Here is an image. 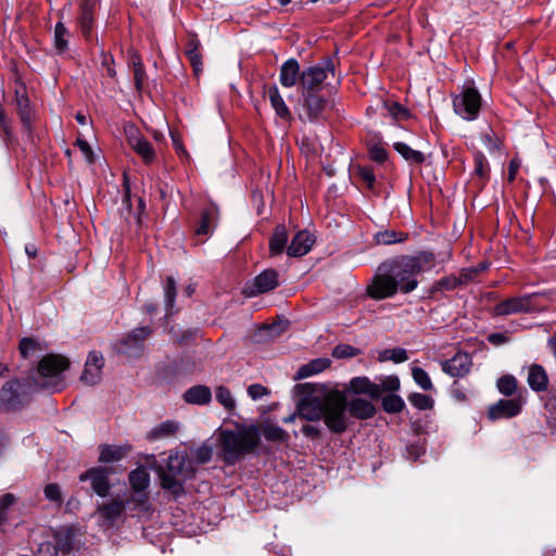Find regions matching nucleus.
Segmentation results:
<instances>
[{"label":"nucleus","mask_w":556,"mask_h":556,"mask_svg":"<svg viewBox=\"0 0 556 556\" xmlns=\"http://www.w3.org/2000/svg\"><path fill=\"white\" fill-rule=\"evenodd\" d=\"M70 362L59 354L43 356L36 369L31 370L24 381L13 379L8 381L0 390V409L14 410L20 408L29 399L34 390L58 392L63 390L65 383L63 372L68 368Z\"/></svg>","instance_id":"1"},{"label":"nucleus","mask_w":556,"mask_h":556,"mask_svg":"<svg viewBox=\"0 0 556 556\" xmlns=\"http://www.w3.org/2000/svg\"><path fill=\"white\" fill-rule=\"evenodd\" d=\"M260 442L258 430L254 427L240 431L225 430L220 433V448L224 460L227 464H235L244 454L250 453Z\"/></svg>","instance_id":"2"},{"label":"nucleus","mask_w":556,"mask_h":556,"mask_svg":"<svg viewBox=\"0 0 556 556\" xmlns=\"http://www.w3.org/2000/svg\"><path fill=\"white\" fill-rule=\"evenodd\" d=\"M195 472L193 460L185 452H173L167 457L166 471L160 468V479L163 489L178 495L182 492V480L191 478Z\"/></svg>","instance_id":"3"},{"label":"nucleus","mask_w":556,"mask_h":556,"mask_svg":"<svg viewBox=\"0 0 556 556\" xmlns=\"http://www.w3.org/2000/svg\"><path fill=\"white\" fill-rule=\"evenodd\" d=\"M413 262L406 255L399 256L381 263L380 269L390 273L400 292L409 293L418 286L417 267Z\"/></svg>","instance_id":"4"},{"label":"nucleus","mask_w":556,"mask_h":556,"mask_svg":"<svg viewBox=\"0 0 556 556\" xmlns=\"http://www.w3.org/2000/svg\"><path fill=\"white\" fill-rule=\"evenodd\" d=\"M323 419L331 432L340 434L346 431L352 422L348 413L346 399L342 393L334 391L326 394Z\"/></svg>","instance_id":"5"},{"label":"nucleus","mask_w":556,"mask_h":556,"mask_svg":"<svg viewBox=\"0 0 556 556\" xmlns=\"http://www.w3.org/2000/svg\"><path fill=\"white\" fill-rule=\"evenodd\" d=\"M334 70L331 59L304 68L300 76L301 93L320 92L328 85L326 81L328 76H334Z\"/></svg>","instance_id":"6"},{"label":"nucleus","mask_w":556,"mask_h":556,"mask_svg":"<svg viewBox=\"0 0 556 556\" xmlns=\"http://www.w3.org/2000/svg\"><path fill=\"white\" fill-rule=\"evenodd\" d=\"M481 94L473 87L464 88L453 98L454 112L465 121H475L478 118L481 109Z\"/></svg>","instance_id":"7"},{"label":"nucleus","mask_w":556,"mask_h":556,"mask_svg":"<svg viewBox=\"0 0 556 556\" xmlns=\"http://www.w3.org/2000/svg\"><path fill=\"white\" fill-rule=\"evenodd\" d=\"M150 477L146 468L139 467L129 473V483L136 494L127 498V505L134 511H148L149 500L143 491L149 486Z\"/></svg>","instance_id":"8"},{"label":"nucleus","mask_w":556,"mask_h":556,"mask_svg":"<svg viewBox=\"0 0 556 556\" xmlns=\"http://www.w3.org/2000/svg\"><path fill=\"white\" fill-rule=\"evenodd\" d=\"M150 327H140L130 331L125 338L121 339L115 349L119 354L127 357H138L144 349V341L151 334Z\"/></svg>","instance_id":"9"},{"label":"nucleus","mask_w":556,"mask_h":556,"mask_svg":"<svg viewBox=\"0 0 556 556\" xmlns=\"http://www.w3.org/2000/svg\"><path fill=\"white\" fill-rule=\"evenodd\" d=\"M399 291L392 276L388 270H381L378 266L377 274L367 287V294L375 300H383L393 296Z\"/></svg>","instance_id":"10"},{"label":"nucleus","mask_w":556,"mask_h":556,"mask_svg":"<svg viewBox=\"0 0 556 556\" xmlns=\"http://www.w3.org/2000/svg\"><path fill=\"white\" fill-rule=\"evenodd\" d=\"M75 532L72 529H61L55 532L53 543L47 542L41 544L39 548L40 554L49 553L53 549V555H67L72 552L74 546Z\"/></svg>","instance_id":"11"},{"label":"nucleus","mask_w":556,"mask_h":556,"mask_svg":"<svg viewBox=\"0 0 556 556\" xmlns=\"http://www.w3.org/2000/svg\"><path fill=\"white\" fill-rule=\"evenodd\" d=\"M325 406L326 395L323 399L307 395L299 402L296 414L303 419L316 421L323 418Z\"/></svg>","instance_id":"12"},{"label":"nucleus","mask_w":556,"mask_h":556,"mask_svg":"<svg viewBox=\"0 0 556 556\" xmlns=\"http://www.w3.org/2000/svg\"><path fill=\"white\" fill-rule=\"evenodd\" d=\"M79 480H89L91 483V488L97 495L101 497H105L109 495L111 484L109 481V470L106 468H90L79 476Z\"/></svg>","instance_id":"13"},{"label":"nucleus","mask_w":556,"mask_h":556,"mask_svg":"<svg viewBox=\"0 0 556 556\" xmlns=\"http://www.w3.org/2000/svg\"><path fill=\"white\" fill-rule=\"evenodd\" d=\"M104 358L100 352L92 351L89 353L80 380L88 386L98 384L102 379V369Z\"/></svg>","instance_id":"14"},{"label":"nucleus","mask_w":556,"mask_h":556,"mask_svg":"<svg viewBox=\"0 0 556 556\" xmlns=\"http://www.w3.org/2000/svg\"><path fill=\"white\" fill-rule=\"evenodd\" d=\"M303 97V110L309 122L324 118L328 101L319 92L301 93Z\"/></svg>","instance_id":"15"},{"label":"nucleus","mask_w":556,"mask_h":556,"mask_svg":"<svg viewBox=\"0 0 556 556\" xmlns=\"http://www.w3.org/2000/svg\"><path fill=\"white\" fill-rule=\"evenodd\" d=\"M532 295L510 298L495 305L494 312L497 316H507L531 311Z\"/></svg>","instance_id":"16"},{"label":"nucleus","mask_w":556,"mask_h":556,"mask_svg":"<svg viewBox=\"0 0 556 556\" xmlns=\"http://www.w3.org/2000/svg\"><path fill=\"white\" fill-rule=\"evenodd\" d=\"M127 141L131 149L139 154L146 163L152 162L154 159V150L151 143L146 140L139 130L130 126L126 129Z\"/></svg>","instance_id":"17"},{"label":"nucleus","mask_w":556,"mask_h":556,"mask_svg":"<svg viewBox=\"0 0 556 556\" xmlns=\"http://www.w3.org/2000/svg\"><path fill=\"white\" fill-rule=\"evenodd\" d=\"M126 506L128 507L127 501L123 502L118 500L98 505L97 513L100 515L102 525L109 528L113 527L122 517Z\"/></svg>","instance_id":"18"},{"label":"nucleus","mask_w":556,"mask_h":556,"mask_svg":"<svg viewBox=\"0 0 556 556\" xmlns=\"http://www.w3.org/2000/svg\"><path fill=\"white\" fill-rule=\"evenodd\" d=\"M520 399L500 400L489 408V418L492 420L517 416L521 410Z\"/></svg>","instance_id":"19"},{"label":"nucleus","mask_w":556,"mask_h":556,"mask_svg":"<svg viewBox=\"0 0 556 556\" xmlns=\"http://www.w3.org/2000/svg\"><path fill=\"white\" fill-rule=\"evenodd\" d=\"M470 358L466 353H457L442 363V370L452 377H463L469 372Z\"/></svg>","instance_id":"20"},{"label":"nucleus","mask_w":556,"mask_h":556,"mask_svg":"<svg viewBox=\"0 0 556 556\" xmlns=\"http://www.w3.org/2000/svg\"><path fill=\"white\" fill-rule=\"evenodd\" d=\"M314 242L315 239L308 231H299L287 248V253L291 257L303 256L309 252Z\"/></svg>","instance_id":"21"},{"label":"nucleus","mask_w":556,"mask_h":556,"mask_svg":"<svg viewBox=\"0 0 556 556\" xmlns=\"http://www.w3.org/2000/svg\"><path fill=\"white\" fill-rule=\"evenodd\" d=\"M301 72L298 60L293 58L287 60L280 67V84L286 88L294 87L296 84L300 85Z\"/></svg>","instance_id":"22"},{"label":"nucleus","mask_w":556,"mask_h":556,"mask_svg":"<svg viewBox=\"0 0 556 556\" xmlns=\"http://www.w3.org/2000/svg\"><path fill=\"white\" fill-rule=\"evenodd\" d=\"M278 286V273L275 269H266L256 276L252 283L251 294L268 292Z\"/></svg>","instance_id":"23"},{"label":"nucleus","mask_w":556,"mask_h":556,"mask_svg":"<svg viewBox=\"0 0 556 556\" xmlns=\"http://www.w3.org/2000/svg\"><path fill=\"white\" fill-rule=\"evenodd\" d=\"M182 399L186 403L192 405H206L212 400L211 389L203 384H198L185 391Z\"/></svg>","instance_id":"24"},{"label":"nucleus","mask_w":556,"mask_h":556,"mask_svg":"<svg viewBox=\"0 0 556 556\" xmlns=\"http://www.w3.org/2000/svg\"><path fill=\"white\" fill-rule=\"evenodd\" d=\"M349 416L357 419H368L374 416L376 409L375 406L367 400L356 397L351 401H346Z\"/></svg>","instance_id":"25"},{"label":"nucleus","mask_w":556,"mask_h":556,"mask_svg":"<svg viewBox=\"0 0 556 556\" xmlns=\"http://www.w3.org/2000/svg\"><path fill=\"white\" fill-rule=\"evenodd\" d=\"M527 381L529 387L535 392L545 391L548 386L547 374L545 369L538 364H533L529 367Z\"/></svg>","instance_id":"26"},{"label":"nucleus","mask_w":556,"mask_h":556,"mask_svg":"<svg viewBox=\"0 0 556 556\" xmlns=\"http://www.w3.org/2000/svg\"><path fill=\"white\" fill-rule=\"evenodd\" d=\"M15 94H16L15 102H16L17 113L20 115L21 122H22L24 128L27 131H30L34 113H33V110H31V106L29 103V99L27 98L26 94L21 93L20 90H16Z\"/></svg>","instance_id":"27"},{"label":"nucleus","mask_w":556,"mask_h":556,"mask_svg":"<svg viewBox=\"0 0 556 556\" xmlns=\"http://www.w3.org/2000/svg\"><path fill=\"white\" fill-rule=\"evenodd\" d=\"M350 389L356 394L365 393L376 399L380 396V387L372 383L367 377H355L350 381Z\"/></svg>","instance_id":"28"},{"label":"nucleus","mask_w":556,"mask_h":556,"mask_svg":"<svg viewBox=\"0 0 556 556\" xmlns=\"http://www.w3.org/2000/svg\"><path fill=\"white\" fill-rule=\"evenodd\" d=\"M331 364L329 358H315L309 363L301 366L296 371L294 379H304L313 375H317L328 368Z\"/></svg>","instance_id":"29"},{"label":"nucleus","mask_w":556,"mask_h":556,"mask_svg":"<svg viewBox=\"0 0 556 556\" xmlns=\"http://www.w3.org/2000/svg\"><path fill=\"white\" fill-rule=\"evenodd\" d=\"M267 96L276 114L282 119H289L291 117V112L288 109L278 88L276 86L269 87L267 90Z\"/></svg>","instance_id":"30"},{"label":"nucleus","mask_w":556,"mask_h":556,"mask_svg":"<svg viewBox=\"0 0 556 556\" xmlns=\"http://www.w3.org/2000/svg\"><path fill=\"white\" fill-rule=\"evenodd\" d=\"M200 41L192 37L188 40L185 53L190 61L194 73L198 75L202 72V55L199 50Z\"/></svg>","instance_id":"31"},{"label":"nucleus","mask_w":556,"mask_h":556,"mask_svg":"<svg viewBox=\"0 0 556 556\" xmlns=\"http://www.w3.org/2000/svg\"><path fill=\"white\" fill-rule=\"evenodd\" d=\"M179 429L178 422L174 420H166L154 427L149 433L148 439L160 440L173 437Z\"/></svg>","instance_id":"32"},{"label":"nucleus","mask_w":556,"mask_h":556,"mask_svg":"<svg viewBox=\"0 0 556 556\" xmlns=\"http://www.w3.org/2000/svg\"><path fill=\"white\" fill-rule=\"evenodd\" d=\"M393 148L405 161L409 162L410 164H421L425 161V155L422 152L412 149L404 142H394Z\"/></svg>","instance_id":"33"},{"label":"nucleus","mask_w":556,"mask_h":556,"mask_svg":"<svg viewBox=\"0 0 556 556\" xmlns=\"http://www.w3.org/2000/svg\"><path fill=\"white\" fill-rule=\"evenodd\" d=\"M407 237L408 236L405 232L387 229V230L377 232L375 235V240L378 244L389 245V244L403 242L407 239Z\"/></svg>","instance_id":"34"},{"label":"nucleus","mask_w":556,"mask_h":556,"mask_svg":"<svg viewBox=\"0 0 556 556\" xmlns=\"http://www.w3.org/2000/svg\"><path fill=\"white\" fill-rule=\"evenodd\" d=\"M288 241L287 230L283 226H278L269 241V250L271 254H280L283 252Z\"/></svg>","instance_id":"35"},{"label":"nucleus","mask_w":556,"mask_h":556,"mask_svg":"<svg viewBox=\"0 0 556 556\" xmlns=\"http://www.w3.org/2000/svg\"><path fill=\"white\" fill-rule=\"evenodd\" d=\"M127 451L123 446L106 445L100 451L99 460L101 463H114L125 457Z\"/></svg>","instance_id":"36"},{"label":"nucleus","mask_w":556,"mask_h":556,"mask_svg":"<svg viewBox=\"0 0 556 556\" xmlns=\"http://www.w3.org/2000/svg\"><path fill=\"white\" fill-rule=\"evenodd\" d=\"M215 208H210L203 212L199 226L195 229L198 236H207L213 231L215 225Z\"/></svg>","instance_id":"37"},{"label":"nucleus","mask_w":556,"mask_h":556,"mask_svg":"<svg viewBox=\"0 0 556 556\" xmlns=\"http://www.w3.org/2000/svg\"><path fill=\"white\" fill-rule=\"evenodd\" d=\"M92 8H93V3L90 2L89 0H85V2L81 5V14L79 17V25H80L81 31L85 36H88L91 30L92 21H93Z\"/></svg>","instance_id":"38"},{"label":"nucleus","mask_w":556,"mask_h":556,"mask_svg":"<svg viewBox=\"0 0 556 556\" xmlns=\"http://www.w3.org/2000/svg\"><path fill=\"white\" fill-rule=\"evenodd\" d=\"M18 349L22 357L25 359L34 358L39 352H42L39 342L31 338H23Z\"/></svg>","instance_id":"39"},{"label":"nucleus","mask_w":556,"mask_h":556,"mask_svg":"<svg viewBox=\"0 0 556 556\" xmlns=\"http://www.w3.org/2000/svg\"><path fill=\"white\" fill-rule=\"evenodd\" d=\"M468 280H469L468 275H463L462 277H456V276L452 275V276L441 278L435 283V288L440 291H451V290H455L456 288H458L463 283L467 282Z\"/></svg>","instance_id":"40"},{"label":"nucleus","mask_w":556,"mask_h":556,"mask_svg":"<svg viewBox=\"0 0 556 556\" xmlns=\"http://www.w3.org/2000/svg\"><path fill=\"white\" fill-rule=\"evenodd\" d=\"M409 260L414 261L413 263L416 265V271L419 274L421 271L429 270L433 267L434 264V255L431 252H420L415 256L406 255Z\"/></svg>","instance_id":"41"},{"label":"nucleus","mask_w":556,"mask_h":556,"mask_svg":"<svg viewBox=\"0 0 556 556\" xmlns=\"http://www.w3.org/2000/svg\"><path fill=\"white\" fill-rule=\"evenodd\" d=\"M67 38L68 30L63 23L59 22L54 27V46L60 53H63L67 50Z\"/></svg>","instance_id":"42"},{"label":"nucleus","mask_w":556,"mask_h":556,"mask_svg":"<svg viewBox=\"0 0 556 556\" xmlns=\"http://www.w3.org/2000/svg\"><path fill=\"white\" fill-rule=\"evenodd\" d=\"M382 109L388 115L397 121L406 119L409 115L408 111L397 102L383 101Z\"/></svg>","instance_id":"43"},{"label":"nucleus","mask_w":556,"mask_h":556,"mask_svg":"<svg viewBox=\"0 0 556 556\" xmlns=\"http://www.w3.org/2000/svg\"><path fill=\"white\" fill-rule=\"evenodd\" d=\"M408 359L407 351L403 348L388 349L380 353L379 361H392L394 363H403Z\"/></svg>","instance_id":"44"},{"label":"nucleus","mask_w":556,"mask_h":556,"mask_svg":"<svg viewBox=\"0 0 556 556\" xmlns=\"http://www.w3.org/2000/svg\"><path fill=\"white\" fill-rule=\"evenodd\" d=\"M217 402L227 410H231L236 406V401L230 390L224 386H219L215 390Z\"/></svg>","instance_id":"45"},{"label":"nucleus","mask_w":556,"mask_h":556,"mask_svg":"<svg viewBox=\"0 0 556 556\" xmlns=\"http://www.w3.org/2000/svg\"><path fill=\"white\" fill-rule=\"evenodd\" d=\"M263 435L267 441L285 442L288 440V433L280 427L275 425H266L263 429Z\"/></svg>","instance_id":"46"},{"label":"nucleus","mask_w":556,"mask_h":556,"mask_svg":"<svg viewBox=\"0 0 556 556\" xmlns=\"http://www.w3.org/2000/svg\"><path fill=\"white\" fill-rule=\"evenodd\" d=\"M517 384V379L510 375L503 376L497 380L498 391L506 396H510L516 392Z\"/></svg>","instance_id":"47"},{"label":"nucleus","mask_w":556,"mask_h":556,"mask_svg":"<svg viewBox=\"0 0 556 556\" xmlns=\"http://www.w3.org/2000/svg\"><path fill=\"white\" fill-rule=\"evenodd\" d=\"M404 401L395 394H389L382 400V407L387 413H400L404 408Z\"/></svg>","instance_id":"48"},{"label":"nucleus","mask_w":556,"mask_h":556,"mask_svg":"<svg viewBox=\"0 0 556 556\" xmlns=\"http://www.w3.org/2000/svg\"><path fill=\"white\" fill-rule=\"evenodd\" d=\"M412 376L414 378V381L425 391H429L433 388L432 381L422 368L420 367H413L412 368Z\"/></svg>","instance_id":"49"},{"label":"nucleus","mask_w":556,"mask_h":556,"mask_svg":"<svg viewBox=\"0 0 556 556\" xmlns=\"http://www.w3.org/2000/svg\"><path fill=\"white\" fill-rule=\"evenodd\" d=\"M408 401L409 403L420 409V410H426V409H430L432 408L433 406V399L427 394H422V393H413L408 396Z\"/></svg>","instance_id":"50"},{"label":"nucleus","mask_w":556,"mask_h":556,"mask_svg":"<svg viewBox=\"0 0 556 556\" xmlns=\"http://www.w3.org/2000/svg\"><path fill=\"white\" fill-rule=\"evenodd\" d=\"M164 296L167 312H169L174 305L176 299V281L173 277H167L164 283Z\"/></svg>","instance_id":"51"},{"label":"nucleus","mask_w":556,"mask_h":556,"mask_svg":"<svg viewBox=\"0 0 556 556\" xmlns=\"http://www.w3.org/2000/svg\"><path fill=\"white\" fill-rule=\"evenodd\" d=\"M192 455L194 457V459H192L193 465L194 464H197V465L205 464L211 460V458L213 456V448L207 444H203V445L197 447L192 452Z\"/></svg>","instance_id":"52"},{"label":"nucleus","mask_w":556,"mask_h":556,"mask_svg":"<svg viewBox=\"0 0 556 556\" xmlns=\"http://www.w3.org/2000/svg\"><path fill=\"white\" fill-rule=\"evenodd\" d=\"M490 166L486 157L481 152L475 154V174L482 179L488 178Z\"/></svg>","instance_id":"53"},{"label":"nucleus","mask_w":556,"mask_h":556,"mask_svg":"<svg viewBox=\"0 0 556 556\" xmlns=\"http://www.w3.org/2000/svg\"><path fill=\"white\" fill-rule=\"evenodd\" d=\"M16 497L12 493H5L0 497V527L8 521L7 510L14 505Z\"/></svg>","instance_id":"54"},{"label":"nucleus","mask_w":556,"mask_h":556,"mask_svg":"<svg viewBox=\"0 0 556 556\" xmlns=\"http://www.w3.org/2000/svg\"><path fill=\"white\" fill-rule=\"evenodd\" d=\"M45 496L48 501L61 505L63 502L62 491L59 484L49 483L43 490Z\"/></svg>","instance_id":"55"},{"label":"nucleus","mask_w":556,"mask_h":556,"mask_svg":"<svg viewBox=\"0 0 556 556\" xmlns=\"http://www.w3.org/2000/svg\"><path fill=\"white\" fill-rule=\"evenodd\" d=\"M359 351L349 344H339L333 348L332 356L334 358H348L356 356Z\"/></svg>","instance_id":"56"},{"label":"nucleus","mask_w":556,"mask_h":556,"mask_svg":"<svg viewBox=\"0 0 556 556\" xmlns=\"http://www.w3.org/2000/svg\"><path fill=\"white\" fill-rule=\"evenodd\" d=\"M0 129L3 134V139L5 142H9L12 140L13 134H12V127H11V121L7 116L4 110L0 106Z\"/></svg>","instance_id":"57"},{"label":"nucleus","mask_w":556,"mask_h":556,"mask_svg":"<svg viewBox=\"0 0 556 556\" xmlns=\"http://www.w3.org/2000/svg\"><path fill=\"white\" fill-rule=\"evenodd\" d=\"M357 173H358V176L361 177V179L363 180V182L366 184V186L369 189H372L375 186V182H376V177H375L372 168L366 167V166H361V167H358Z\"/></svg>","instance_id":"58"},{"label":"nucleus","mask_w":556,"mask_h":556,"mask_svg":"<svg viewBox=\"0 0 556 556\" xmlns=\"http://www.w3.org/2000/svg\"><path fill=\"white\" fill-rule=\"evenodd\" d=\"M481 139L485 148L489 150V152L492 153L500 149V141L492 130L483 134Z\"/></svg>","instance_id":"59"},{"label":"nucleus","mask_w":556,"mask_h":556,"mask_svg":"<svg viewBox=\"0 0 556 556\" xmlns=\"http://www.w3.org/2000/svg\"><path fill=\"white\" fill-rule=\"evenodd\" d=\"M248 394L252 400L256 401V400H260L263 396L267 395L268 390L266 387H264L260 383H254L248 388Z\"/></svg>","instance_id":"60"},{"label":"nucleus","mask_w":556,"mask_h":556,"mask_svg":"<svg viewBox=\"0 0 556 556\" xmlns=\"http://www.w3.org/2000/svg\"><path fill=\"white\" fill-rule=\"evenodd\" d=\"M134 79H135V86L138 91H141L143 88L144 81L147 79L144 67H138L134 70Z\"/></svg>","instance_id":"61"},{"label":"nucleus","mask_w":556,"mask_h":556,"mask_svg":"<svg viewBox=\"0 0 556 556\" xmlns=\"http://www.w3.org/2000/svg\"><path fill=\"white\" fill-rule=\"evenodd\" d=\"M387 156V151L381 147L375 146L370 149V157L376 162L382 163L386 161Z\"/></svg>","instance_id":"62"},{"label":"nucleus","mask_w":556,"mask_h":556,"mask_svg":"<svg viewBox=\"0 0 556 556\" xmlns=\"http://www.w3.org/2000/svg\"><path fill=\"white\" fill-rule=\"evenodd\" d=\"M406 451H407V457L413 460H417L425 453L424 447L418 444L408 445Z\"/></svg>","instance_id":"63"},{"label":"nucleus","mask_w":556,"mask_h":556,"mask_svg":"<svg viewBox=\"0 0 556 556\" xmlns=\"http://www.w3.org/2000/svg\"><path fill=\"white\" fill-rule=\"evenodd\" d=\"M128 65L132 67V71L135 68L143 66L142 61L138 54V52L134 49L128 51Z\"/></svg>","instance_id":"64"}]
</instances>
